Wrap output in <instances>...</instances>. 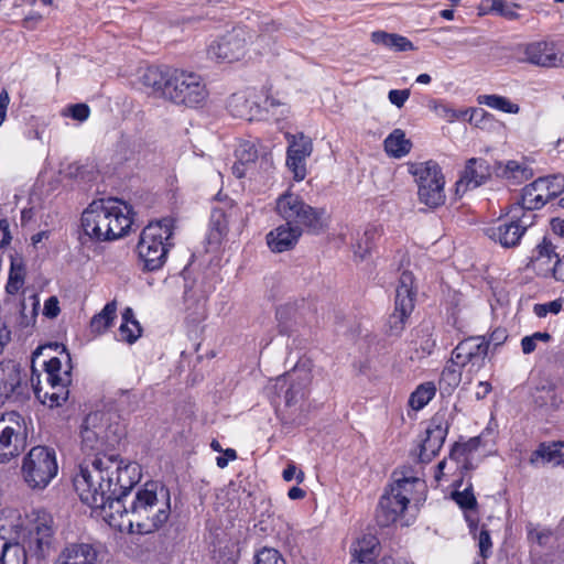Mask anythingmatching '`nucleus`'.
Returning <instances> with one entry per match:
<instances>
[{"label":"nucleus","instance_id":"15","mask_svg":"<svg viewBox=\"0 0 564 564\" xmlns=\"http://www.w3.org/2000/svg\"><path fill=\"white\" fill-rule=\"evenodd\" d=\"M495 172L489 162L484 158H471L466 161L465 169L456 182L457 193H465L484 185Z\"/></svg>","mask_w":564,"mask_h":564},{"label":"nucleus","instance_id":"17","mask_svg":"<svg viewBox=\"0 0 564 564\" xmlns=\"http://www.w3.org/2000/svg\"><path fill=\"white\" fill-rule=\"evenodd\" d=\"M265 108L260 107L252 96L245 94H234L228 101V109L236 118H241L248 121L265 119L268 107H275L279 105L274 99L265 98Z\"/></svg>","mask_w":564,"mask_h":564},{"label":"nucleus","instance_id":"55","mask_svg":"<svg viewBox=\"0 0 564 564\" xmlns=\"http://www.w3.org/2000/svg\"><path fill=\"white\" fill-rule=\"evenodd\" d=\"M519 7L520 6L517 3L508 4L507 1H505V3L501 7H499V9L495 11V13L510 21L518 20L519 14L517 13L516 9Z\"/></svg>","mask_w":564,"mask_h":564},{"label":"nucleus","instance_id":"45","mask_svg":"<svg viewBox=\"0 0 564 564\" xmlns=\"http://www.w3.org/2000/svg\"><path fill=\"white\" fill-rule=\"evenodd\" d=\"M452 498L463 510H475L477 508V499L471 485L462 491H453Z\"/></svg>","mask_w":564,"mask_h":564},{"label":"nucleus","instance_id":"9","mask_svg":"<svg viewBox=\"0 0 564 564\" xmlns=\"http://www.w3.org/2000/svg\"><path fill=\"white\" fill-rule=\"evenodd\" d=\"M31 419L15 411L0 416V464H7L18 457L28 445Z\"/></svg>","mask_w":564,"mask_h":564},{"label":"nucleus","instance_id":"2","mask_svg":"<svg viewBox=\"0 0 564 564\" xmlns=\"http://www.w3.org/2000/svg\"><path fill=\"white\" fill-rule=\"evenodd\" d=\"M138 80L147 94L177 106L193 108L207 97L202 77L181 68L151 65L139 69Z\"/></svg>","mask_w":564,"mask_h":564},{"label":"nucleus","instance_id":"4","mask_svg":"<svg viewBox=\"0 0 564 564\" xmlns=\"http://www.w3.org/2000/svg\"><path fill=\"white\" fill-rule=\"evenodd\" d=\"M102 414L99 412L89 413L80 429V448L82 452L85 453L87 457L85 458L78 466V473L74 477V487L80 497V490L78 487L77 480H79L80 476L84 474V469L91 470L90 468L96 465L98 459L102 458H111L121 462H127L122 457L117 454H106V449L108 446H112L117 438H110L107 434L106 425L101 421Z\"/></svg>","mask_w":564,"mask_h":564},{"label":"nucleus","instance_id":"35","mask_svg":"<svg viewBox=\"0 0 564 564\" xmlns=\"http://www.w3.org/2000/svg\"><path fill=\"white\" fill-rule=\"evenodd\" d=\"M0 564H30V561L20 542L0 539Z\"/></svg>","mask_w":564,"mask_h":564},{"label":"nucleus","instance_id":"5","mask_svg":"<svg viewBox=\"0 0 564 564\" xmlns=\"http://www.w3.org/2000/svg\"><path fill=\"white\" fill-rule=\"evenodd\" d=\"M20 545L30 564L45 561L56 547V527L53 516L44 509L32 511L29 524L22 529Z\"/></svg>","mask_w":564,"mask_h":564},{"label":"nucleus","instance_id":"34","mask_svg":"<svg viewBox=\"0 0 564 564\" xmlns=\"http://www.w3.org/2000/svg\"><path fill=\"white\" fill-rule=\"evenodd\" d=\"M557 257H560V254L555 251V246L551 240L544 237L532 251L530 265L533 270L541 271L542 264H550L553 259L557 260Z\"/></svg>","mask_w":564,"mask_h":564},{"label":"nucleus","instance_id":"58","mask_svg":"<svg viewBox=\"0 0 564 564\" xmlns=\"http://www.w3.org/2000/svg\"><path fill=\"white\" fill-rule=\"evenodd\" d=\"M11 341V330L7 322L0 316V356L2 355L6 346Z\"/></svg>","mask_w":564,"mask_h":564},{"label":"nucleus","instance_id":"49","mask_svg":"<svg viewBox=\"0 0 564 564\" xmlns=\"http://www.w3.org/2000/svg\"><path fill=\"white\" fill-rule=\"evenodd\" d=\"M293 306L284 305L276 310V319L279 332L282 335H290L292 332L291 315L293 313Z\"/></svg>","mask_w":564,"mask_h":564},{"label":"nucleus","instance_id":"57","mask_svg":"<svg viewBox=\"0 0 564 564\" xmlns=\"http://www.w3.org/2000/svg\"><path fill=\"white\" fill-rule=\"evenodd\" d=\"M546 272H552L556 281L564 282V254L557 257V260H555L551 268H547Z\"/></svg>","mask_w":564,"mask_h":564},{"label":"nucleus","instance_id":"19","mask_svg":"<svg viewBox=\"0 0 564 564\" xmlns=\"http://www.w3.org/2000/svg\"><path fill=\"white\" fill-rule=\"evenodd\" d=\"M448 433V423L441 419H432L425 431V438L420 444L419 459L422 463L431 462L442 448Z\"/></svg>","mask_w":564,"mask_h":564},{"label":"nucleus","instance_id":"28","mask_svg":"<svg viewBox=\"0 0 564 564\" xmlns=\"http://www.w3.org/2000/svg\"><path fill=\"white\" fill-rule=\"evenodd\" d=\"M530 184H527L519 197L510 204V208L520 215H533L532 212L541 209L545 205V197L538 192L529 191Z\"/></svg>","mask_w":564,"mask_h":564},{"label":"nucleus","instance_id":"23","mask_svg":"<svg viewBox=\"0 0 564 564\" xmlns=\"http://www.w3.org/2000/svg\"><path fill=\"white\" fill-rule=\"evenodd\" d=\"M524 61L541 67H556L562 63V57L553 42L536 41L525 45Z\"/></svg>","mask_w":564,"mask_h":564},{"label":"nucleus","instance_id":"18","mask_svg":"<svg viewBox=\"0 0 564 564\" xmlns=\"http://www.w3.org/2000/svg\"><path fill=\"white\" fill-rule=\"evenodd\" d=\"M307 382L308 376L306 373L304 377H300L296 371L288 372L276 378L274 391L278 397L283 398L286 406H292L304 399Z\"/></svg>","mask_w":564,"mask_h":564},{"label":"nucleus","instance_id":"51","mask_svg":"<svg viewBox=\"0 0 564 564\" xmlns=\"http://www.w3.org/2000/svg\"><path fill=\"white\" fill-rule=\"evenodd\" d=\"M478 545L482 558H487L491 554V538L487 529H481L478 535Z\"/></svg>","mask_w":564,"mask_h":564},{"label":"nucleus","instance_id":"3","mask_svg":"<svg viewBox=\"0 0 564 564\" xmlns=\"http://www.w3.org/2000/svg\"><path fill=\"white\" fill-rule=\"evenodd\" d=\"M133 219L131 207L118 199L94 200L80 217L82 243L106 242L124 237Z\"/></svg>","mask_w":564,"mask_h":564},{"label":"nucleus","instance_id":"6","mask_svg":"<svg viewBox=\"0 0 564 564\" xmlns=\"http://www.w3.org/2000/svg\"><path fill=\"white\" fill-rule=\"evenodd\" d=\"M174 227V219L165 217L143 228L137 250L144 270L156 271L164 265L169 249L173 246Z\"/></svg>","mask_w":564,"mask_h":564},{"label":"nucleus","instance_id":"20","mask_svg":"<svg viewBox=\"0 0 564 564\" xmlns=\"http://www.w3.org/2000/svg\"><path fill=\"white\" fill-rule=\"evenodd\" d=\"M97 549L85 542H72L64 545L53 564H98Z\"/></svg>","mask_w":564,"mask_h":564},{"label":"nucleus","instance_id":"7","mask_svg":"<svg viewBox=\"0 0 564 564\" xmlns=\"http://www.w3.org/2000/svg\"><path fill=\"white\" fill-rule=\"evenodd\" d=\"M275 212L285 220V225L300 227L313 235L323 232L326 227L325 209L306 204L300 195L290 191L276 198Z\"/></svg>","mask_w":564,"mask_h":564},{"label":"nucleus","instance_id":"62","mask_svg":"<svg viewBox=\"0 0 564 564\" xmlns=\"http://www.w3.org/2000/svg\"><path fill=\"white\" fill-rule=\"evenodd\" d=\"M46 384L50 387L51 390H54L55 388L59 387H67V384L61 377V373H46Z\"/></svg>","mask_w":564,"mask_h":564},{"label":"nucleus","instance_id":"8","mask_svg":"<svg viewBox=\"0 0 564 564\" xmlns=\"http://www.w3.org/2000/svg\"><path fill=\"white\" fill-rule=\"evenodd\" d=\"M58 465L53 448L37 445L32 447L22 459L21 475L32 490L46 488L56 477Z\"/></svg>","mask_w":564,"mask_h":564},{"label":"nucleus","instance_id":"41","mask_svg":"<svg viewBox=\"0 0 564 564\" xmlns=\"http://www.w3.org/2000/svg\"><path fill=\"white\" fill-rule=\"evenodd\" d=\"M117 303L115 301L108 302L104 308L96 314L90 321V328L95 333H104L110 327L116 318Z\"/></svg>","mask_w":564,"mask_h":564},{"label":"nucleus","instance_id":"39","mask_svg":"<svg viewBox=\"0 0 564 564\" xmlns=\"http://www.w3.org/2000/svg\"><path fill=\"white\" fill-rule=\"evenodd\" d=\"M25 265L22 258H11L9 276L6 284V292L10 295L17 294L24 284Z\"/></svg>","mask_w":564,"mask_h":564},{"label":"nucleus","instance_id":"24","mask_svg":"<svg viewBox=\"0 0 564 564\" xmlns=\"http://www.w3.org/2000/svg\"><path fill=\"white\" fill-rule=\"evenodd\" d=\"M303 229L289 225H280L265 236L267 245L272 252L281 253L292 250L299 242Z\"/></svg>","mask_w":564,"mask_h":564},{"label":"nucleus","instance_id":"53","mask_svg":"<svg viewBox=\"0 0 564 564\" xmlns=\"http://www.w3.org/2000/svg\"><path fill=\"white\" fill-rule=\"evenodd\" d=\"M68 115L80 122L88 119L90 109L86 104H75L68 108Z\"/></svg>","mask_w":564,"mask_h":564},{"label":"nucleus","instance_id":"26","mask_svg":"<svg viewBox=\"0 0 564 564\" xmlns=\"http://www.w3.org/2000/svg\"><path fill=\"white\" fill-rule=\"evenodd\" d=\"M31 384L39 401L50 408L61 406L68 398L69 391L67 387H59L58 392L51 390L47 384L44 389L41 386L40 375H35L34 372L31 376Z\"/></svg>","mask_w":564,"mask_h":564},{"label":"nucleus","instance_id":"63","mask_svg":"<svg viewBox=\"0 0 564 564\" xmlns=\"http://www.w3.org/2000/svg\"><path fill=\"white\" fill-rule=\"evenodd\" d=\"M536 343H538V340H535L532 335L524 336L521 339V349H522L523 354H525V355L532 354L536 348Z\"/></svg>","mask_w":564,"mask_h":564},{"label":"nucleus","instance_id":"64","mask_svg":"<svg viewBox=\"0 0 564 564\" xmlns=\"http://www.w3.org/2000/svg\"><path fill=\"white\" fill-rule=\"evenodd\" d=\"M552 231L560 238H564V219L553 218L551 220Z\"/></svg>","mask_w":564,"mask_h":564},{"label":"nucleus","instance_id":"14","mask_svg":"<svg viewBox=\"0 0 564 564\" xmlns=\"http://www.w3.org/2000/svg\"><path fill=\"white\" fill-rule=\"evenodd\" d=\"M289 145L286 149V166L293 173V178L301 182L306 176V159L313 152V142L311 138L300 132L296 134L288 133L285 135Z\"/></svg>","mask_w":564,"mask_h":564},{"label":"nucleus","instance_id":"30","mask_svg":"<svg viewBox=\"0 0 564 564\" xmlns=\"http://www.w3.org/2000/svg\"><path fill=\"white\" fill-rule=\"evenodd\" d=\"M371 41L377 45L384 46L394 52H408L414 50L413 43L408 37L397 33L375 31L371 33Z\"/></svg>","mask_w":564,"mask_h":564},{"label":"nucleus","instance_id":"22","mask_svg":"<svg viewBox=\"0 0 564 564\" xmlns=\"http://www.w3.org/2000/svg\"><path fill=\"white\" fill-rule=\"evenodd\" d=\"M351 555L349 564H394L391 556H384L375 562L379 555V540L372 534H366L358 539L351 549Z\"/></svg>","mask_w":564,"mask_h":564},{"label":"nucleus","instance_id":"40","mask_svg":"<svg viewBox=\"0 0 564 564\" xmlns=\"http://www.w3.org/2000/svg\"><path fill=\"white\" fill-rule=\"evenodd\" d=\"M527 530V539L531 544H535L542 549L551 545V542L554 536V532L552 529L543 527L541 524H534L529 522L525 525Z\"/></svg>","mask_w":564,"mask_h":564},{"label":"nucleus","instance_id":"54","mask_svg":"<svg viewBox=\"0 0 564 564\" xmlns=\"http://www.w3.org/2000/svg\"><path fill=\"white\" fill-rule=\"evenodd\" d=\"M508 338V332L503 327H497L495 328L490 334L489 337H486V343H488V347L490 345L498 347L501 346Z\"/></svg>","mask_w":564,"mask_h":564},{"label":"nucleus","instance_id":"1","mask_svg":"<svg viewBox=\"0 0 564 564\" xmlns=\"http://www.w3.org/2000/svg\"><path fill=\"white\" fill-rule=\"evenodd\" d=\"M90 469H84L77 480L80 500L91 509H100L109 525L150 534L166 523L171 514V495L163 484L148 481L128 501L130 491L142 476L138 463L102 458Z\"/></svg>","mask_w":564,"mask_h":564},{"label":"nucleus","instance_id":"47","mask_svg":"<svg viewBox=\"0 0 564 564\" xmlns=\"http://www.w3.org/2000/svg\"><path fill=\"white\" fill-rule=\"evenodd\" d=\"M235 155L240 163L251 164L258 159V149L252 141H242L235 151Z\"/></svg>","mask_w":564,"mask_h":564},{"label":"nucleus","instance_id":"43","mask_svg":"<svg viewBox=\"0 0 564 564\" xmlns=\"http://www.w3.org/2000/svg\"><path fill=\"white\" fill-rule=\"evenodd\" d=\"M478 102L489 108L500 110L505 113L516 115L520 111L517 104L511 102L507 97L499 95H482L478 97Z\"/></svg>","mask_w":564,"mask_h":564},{"label":"nucleus","instance_id":"52","mask_svg":"<svg viewBox=\"0 0 564 564\" xmlns=\"http://www.w3.org/2000/svg\"><path fill=\"white\" fill-rule=\"evenodd\" d=\"M410 97L409 89H391L388 93L389 101L398 108H402Z\"/></svg>","mask_w":564,"mask_h":564},{"label":"nucleus","instance_id":"36","mask_svg":"<svg viewBox=\"0 0 564 564\" xmlns=\"http://www.w3.org/2000/svg\"><path fill=\"white\" fill-rule=\"evenodd\" d=\"M464 368L454 364L452 358L445 365L441 378H440V390L443 394H452L454 390L459 386L462 381V370Z\"/></svg>","mask_w":564,"mask_h":564},{"label":"nucleus","instance_id":"11","mask_svg":"<svg viewBox=\"0 0 564 564\" xmlns=\"http://www.w3.org/2000/svg\"><path fill=\"white\" fill-rule=\"evenodd\" d=\"M509 219L498 220L484 229L485 235L502 248L509 249L520 245L527 229L534 224L535 215H520L508 207Z\"/></svg>","mask_w":564,"mask_h":564},{"label":"nucleus","instance_id":"29","mask_svg":"<svg viewBox=\"0 0 564 564\" xmlns=\"http://www.w3.org/2000/svg\"><path fill=\"white\" fill-rule=\"evenodd\" d=\"M22 529L21 516L17 510H0V539L15 541L20 538Z\"/></svg>","mask_w":564,"mask_h":564},{"label":"nucleus","instance_id":"61","mask_svg":"<svg viewBox=\"0 0 564 564\" xmlns=\"http://www.w3.org/2000/svg\"><path fill=\"white\" fill-rule=\"evenodd\" d=\"M223 453L224 456L216 457V464L221 469L228 466L229 460L237 458V452L234 448L223 449Z\"/></svg>","mask_w":564,"mask_h":564},{"label":"nucleus","instance_id":"16","mask_svg":"<svg viewBox=\"0 0 564 564\" xmlns=\"http://www.w3.org/2000/svg\"><path fill=\"white\" fill-rule=\"evenodd\" d=\"M388 488L397 498H404L409 505L411 500H421V496L426 491V484L422 478L413 475L411 468H404L393 473V482Z\"/></svg>","mask_w":564,"mask_h":564},{"label":"nucleus","instance_id":"60","mask_svg":"<svg viewBox=\"0 0 564 564\" xmlns=\"http://www.w3.org/2000/svg\"><path fill=\"white\" fill-rule=\"evenodd\" d=\"M59 314L58 301L55 296L48 297L44 303V315L54 318Z\"/></svg>","mask_w":564,"mask_h":564},{"label":"nucleus","instance_id":"59","mask_svg":"<svg viewBox=\"0 0 564 564\" xmlns=\"http://www.w3.org/2000/svg\"><path fill=\"white\" fill-rule=\"evenodd\" d=\"M282 477L285 481H291L295 478L300 484L304 480V473L301 470L297 473L296 466L294 464H289L283 470Z\"/></svg>","mask_w":564,"mask_h":564},{"label":"nucleus","instance_id":"46","mask_svg":"<svg viewBox=\"0 0 564 564\" xmlns=\"http://www.w3.org/2000/svg\"><path fill=\"white\" fill-rule=\"evenodd\" d=\"M254 564H286V561L276 549L264 546L254 554Z\"/></svg>","mask_w":564,"mask_h":564},{"label":"nucleus","instance_id":"48","mask_svg":"<svg viewBox=\"0 0 564 564\" xmlns=\"http://www.w3.org/2000/svg\"><path fill=\"white\" fill-rule=\"evenodd\" d=\"M563 303L564 300L561 297L546 303H536L533 306V313L540 318L546 317L547 314L556 315L562 311Z\"/></svg>","mask_w":564,"mask_h":564},{"label":"nucleus","instance_id":"25","mask_svg":"<svg viewBox=\"0 0 564 564\" xmlns=\"http://www.w3.org/2000/svg\"><path fill=\"white\" fill-rule=\"evenodd\" d=\"M415 299L414 275L410 271H403L395 290L393 311L400 312L403 316H411L415 306Z\"/></svg>","mask_w":564,"mask_h":564},{"label":"nucleus","instance_id":"50","mask_svg":"<svg viewBox=\"0 0 564 564\" xmlns=\"http://www.w3.org/2000/svg\"><path fill=\"white\" fill-rule=\"evenodd\" d=\"M545 185H547L549 195L554 199L564 192V175L554 174L543 176Z\"/></svg>","mask_w":564,"mask_h":564},{"label":"nucleus","instance_id":"37","mask_svg":"<svg viewBox=\"0 0 564 564\" xmlns=\"http://www.w3.org/2000/svg\"><path fill=\"white\" fill-rule=\"evenodd\" d=\"M382 229L377 225H368L364 231L362 237L355 246V256L361 260L365 259L375 249L378 239L381 237Z\"/></svg>","mask_w":564,"mask_h":564},{"label":"nucleus","instance_id":"32","mask_svg":"<svg viewBox=\"0 0 564 564\" xmlns=\"http://www.w3.org/2000/svg\"><path fill=\"white\" fill-rule=\"evenodd\" d=\"M147 147L141 140L121 138L117 145V155L120 162L137 161L145 158Z\"/></svg>","mask_w":564,"mask_h":564},{"label":"nucleus","instance_id":"33","mask_svg":"<svg viewBox=\"0 0 564 564\" xmlns=\"http://www.w3.org/2000/svg\"><path fill=\"white\" fill-rule=\"evenodd\" d=\"M564 443L562 442H553V443H540L538 448L532 452L530 456V464L538 465L539 462L551 463L560 457H564Z\"/></svg>","mask_w":564,"mask_h":564},{"label":"nucleus","instance_id":"27","mask_svg":"<svg viewBox=\"0 0 564 564\" xmlns=\"http://www.w3.org/2000/svg\"><path fill=\"white\" fill-rule=\"evenodd\" d=\"M495 173L503 178L512 180L517 184L525 182L533 176V171L527 163L516 160H510L506 164L496 162Z\"/></svg>","mask_w":564,"mask_h":564},{"label":"nucleus","instance_id":"10","mask_svg":"<svg viewBox=\"0 0 564 564\" xmlns=\"http://www.w3.org/2000/svg\"><path fill=\"white\" fill-rule=\"evenodd\" d=\"M409 173L417 184L420 203L430 208H436L445 203V180L440 165L430 160L409 164Z\"/></svg>","mask_w":564,"mask_h":564},{"label":"nucleus","instance_id":"44","mask_svg":"<svg viewBox=\"0 0 564 564\" xmlns=\"http://www.w3.org/2000/svg\"><path fill=\"white\" fill-rule=\"evenodd\" d=\"M410 316H403L400 312L393 311L386 324V334L391 337H399L403 333Z\"/></svg>","mask_w":564,"mask_h":564},{"label":"nucleus","instance_id":"12","mask_svg":"<svg viewBox=\"0 0 564 564\" xmlns=\"http://www.w3.org/2000/svg\"><path fill=\"white\" fill-rule=\"evenodd\" d=\"M488 343L486 336H470L460 340L452 351V361L469 372H478L486 364Z\"/></svg>","mask_w":564,"mask_h":564},{"label":"nucleus","instance_id":"38","mask_svg":"<svg viewBox=\"0 0 564 564\" xmlns=\"http://www.w3.org/2000/svg\"><path fill=\"white\" fill-rule=\"evenodd\" d=\"M142 328L140 323L134 318L133 311L127 307L122 313V323L119 327V334L123 341L133 344L141 336Z\"/></svg>","mask_w":564,"mask_h":564},{"label":"nucleus","instance_id":"13","mask_svg":"<svg viewBox=\"0 0 564 564\" xmlns=\"http://www.w3.org/2000/svg\"><path fill=\"white\" fill-rule=\"evenodd\" d=\"M246 47L247 41L245 31L240 28H235L212 42L208 46L207 54L213 59L232 63L245 56Z\"/></svg>","mask_w":564,"mask_h":564},{"label":"nucleus","instance_id":"42","mask_svg":"<svg viewBox=\"0 0 564 564\" xmlns=\"http://www.w3.org/2000/svg\"><path fill=\"white\" fill-rule=\"evenodd\" d=\"M436 393V387L433 382H424L417 386V388L411 393L409 398V405L419 411L423 409Z\"/></svg>","mask_w":564,"mask_h":564},{"label":"nucleus","instance_id":"31","mask_svg":"<svg viewBox=\"0 0 564 564\" xmlns=\"http://www.w3.org/2000/svg\"><path fill=\"white\" fill-rule=\"evenodd\" d=\"M384 151L391 158L401 159L410 153L412 142L402 129H394L383 142Z\"/></svg>","mask_w":564,"mask_h":564},{"label":"nucleus","instance_id":"56","mask_svg":"<svg viewBox=\"0 0 564 564\" xmlns=\"http://www.w3.org/2000/svg\"><path fill=\"white\" fill-rule=\"evenodd\" d=\"M530 187L531 188H529V191L532 189L534 192H538V194H541L542 196L545 197V204L553 199L552 196L549 195L547 185H545V181L543 180V176L538 177L536 180L531 182Z\"/></svg>","mask_w":564,"mask_h":564},{"label":"nucleus","instance_id":"21","mask_svg":"<svg viewBox=\"0 0 564 564\" xmlns=\"http://www.w3.org/2000/svg\"><path fill=\"white\" fill-rule=\"evenodd\" d=\"M408 505L404 498H397L392 490L386 489L380 497L377 510L376 521L379 527L387 528L397 522V520L406 510Z\"/></svg>","mask_w":564,"mask_h":564}]
</instances>
